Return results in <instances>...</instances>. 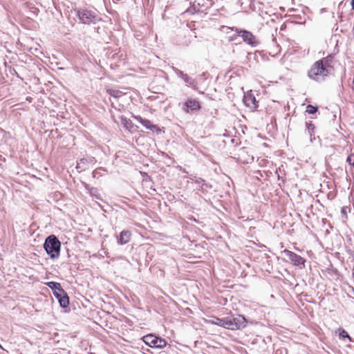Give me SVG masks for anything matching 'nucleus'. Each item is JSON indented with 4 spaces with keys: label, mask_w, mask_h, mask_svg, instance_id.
Instances as JSON below:
<instances>
[{
    "label": "nucleus",
    "mask_w": 354,
    "mask_h": 354,
    "mask_svg": "<svg viewBox=\"0 0 354 354\" xmlns=\"http://www.w3.org/2000/svg\"><path fill=\"white\" fill-rule=\"evenodd\" d=\"M43 246L50 259H55L59 257L61 242L55 235L51 234L47 236Z\"/></svg>",
    "instance_id": "1"
},
{
    "label": "nucleus",
    "mask_w": 354,
    "mask_h": 354,
    "mask_svg": "<svg viewBox=\"0 0 354 354\" xmlns=\"http://www.w3.org/2000/svg\"><path fill=\"white\" fill-rule=\"evenodd\" d=\"M329 73L330 70L328 69V68L324 67L322 64V61H317L308 71V76L309 78L320 82L324 81Z\"/></svg>",
    "instance_id": "2"
},
{
    "label": "nucleus",
    "mask_w": 354,
    "mask_h": 354,
    "mask_svg": "<svg viewBox=\"0 0 354 354\" xmlns=\"http://www.w3.org/2000/svg\"><path fill=\"white\" fill-rule=\"evenodd\" d=\"M74 11L81 23L91 25L101 21V18L95 11L87 8H75Z\"/></svg>",
    "instance_id": "3"
},
{
    "label": "nucleus",
    "mask_w": 354,
    "mask_h": 354,
    "mask_svg": "<svg viewBox=\"0 0 354 354\" xmlns=\"http://www.w3.org/2000/svg\"><path fill=\"white\" fill-rule=\"evenodd\" d=\"M231 30L234 31L237 35L241 37L242 40L249 46L256 47L259 45V41L252 32L236 27H232Z\"/></svg>",
    "instance_id": "4"
},
{
    "label": "nucleus",
    "mask_w": 354,
    "mask_h": 354,
    "mask_svg": "<svg viewBox=\"0 0 354 354\" xmlns=\"http://www.w3.org/2000/svg\"><path fill=\"white\" fill-rule=\"evenodd\" d=\"M142 339L145 344L151 348L162 349L167 346V342L165 339L152 333L143 336Z\"/></svg>",
    "instance_id": "5"
},
{
    "label": "nucleus",
    "mask_w": 354,
    "mask_h": 354,
    "mask_svg": "<svg viewBox=\"0 0 354 354\" xmlns=\"http://www.w3.org/2000/svg\"><path fill=\"white\" fill-rule=\"evenodd\" d=\"M227 329L239 330L243 328L247 325V320L244 316L237 315L236 316L227 317Z\"/></svg>",
    "instance_id": "6"
},
{
    "label": "nucleus",
    "mask_w": 354,
    "mask_h": 354,
    "mask_svg": "<svg viewBox=\"0 0 354 354\" xmlns=\"http://www.w3.org/2000/svg\"><path fill=\"white\" fill-rule=\"evenodd\" d=\"M283 253L294 266H303V267L305 266L306 260L300 255L287 249L284 250Z\"/></svg>",
    "instance_id": "7"
},
{
    "label": "nucleus",
    "mask_w": 354,
    "mask_h": 354,
    "mask_svg": "<svg viewBox=\"0 0 354 354\" xmlns=\"http://www.w3.org/2000/svg\"><path fill=\"white\" fill-rule=\"evenodd\" d=\"M201 108L199 101L196 99L189 98L183 104L182 109L185 113H190L200 110Z\"/></svg>",
    "instance_id": "8"
},
{
    "label": "nucleus",
    "mask_w": 354,
    "mask_h": 354,
    "mask_svg": "<svg viewBox=\"0 0 354 354\" xmlns=\"http://www.w3.org/2000/svg\"><path fill=\"white\" fill-rule=\"evenodd\" d=\"M53 295L62 308H65L68 306L69 297L64 289L61 290L60 292H54Z\"/></svg>",
    "instance_id": "9"
},
{
    "label": "nucleus",
    "mask_w": 354,
    "mask_h": 354,
    "mask_svg": "<svg viewBox=\"0 0 354 354\" xmlns=\"http://www.w3.org/2000/svg\"><path fill=\"white\" fill-rule=\"evenodd\" d=\"M243 102L250 109H256L258 108V101L256 100V97L252 94H248L244 96Z\"/></svg>",
    "instance_id": "10"
},
{
    "label": "nucleus",
    "mask_w": 354,
    "mask_h": 354,
    "mask_svg": "<svg viewBox=\"0 0 354 354\" xmlns=\"http://www.w3.org/2000/svg\"><path fill=\"white\" fill-rule=\"evenodd\" d=\"M136 118L138 121H139L140 123H141L147 129H149L153 131H160L159 127L157 125L151 124V122L149 120L144 119L140 116H137V117H136Z\"/></svg>",
    "instance_id": "11"
},
{
    "label": "nucleus",
    "mask_w": 354,
    "mask_h": 354,
    "mask_svg": "<svg viewBox=\"0 0 354 354\" xmlns=\"http://www.w3.org/2000/svg\"><path fill=\"white\" fill-rule=\"evenodd\" d=\"M131 233L129 230H122L118 237L117 242L120 245L127 243L131 239Z\"/></svg>",
    "instance_id": "12"
},
{
    "label": "nucleus",
    "mask_w": 354,
    "mask_h": 354,
    "mask_svg": "<svg viewBox=\"0 0 354 354\" xmlns=\"http://www.w3.org/2000/svg\"><path fill=\"white\" fill-rule=\"evenodd\" d=\"M209 323L221 326L223 328H227V319L224 318H218L216 317H212V319L209 320Z\"/></svg>",
    "instance_id": "13"
},
{
    "label": "nucleus",
    "mask_w": 354,
    "mask_h": 354,
    "mask_svg": "<svg viewBox=\"0 0 354 354\" xmlns=\"http://www.w3.org/2000/svg\"><path fill=\"white\" fill-rule=\"evenodd\" d=\"M88 168V158H82L77 162L76 169L79 172L84 171Z\"/></svg>",
    "instance_id": "14"
},
{
    "label": "nucleus",
    "mask_w": 354,
    "mask_h": 354,
    "mask_svg": "<svg viewBox=\"0 0 354 354\" xmlns=\"http://www.w3.org/2000/svg\"><path fill=\"white\" fill-rule=\"evenodd\" d=\"M195 183L198 184L199 185H201V189L199 190H201L203 193H207V189H205L204 187H207L208 188H212V185H210L209 183H206L205 180L204 179L201 178H196L195 180Z\"/></svg>",
    "instance_id": "15"
},
{
    "label": "nucleus",
    "mask_w": 354,
    "mask_h": 354,
    "mask_svg": "<svg viewBox=\"0 0 354 354\" xmlns=\"http://www.w3.org/2000/svg\"><path fill=\"white\" fill-rule=\"evenodd\" d=\"M46 284L48 288H50L53 290V293L57 292L58 291L60 292V290L63 289L61 284L58 282L48 281L46 283Z\"/></svg>",
    "instance_id": "16"
},
{
    "label": "nucleus",
    "mask_w": 354,
    "mask_h": 354,
    "mask_svg": "<svg viewBox=\"0 0 354 354\" xmlns=\"http://www.w3.org/2000/svg\"><path fill=\"white\" fill-rule=\"evenodd\" d=\"M106 92L114 98H119L125 94L123 91L116 88H107Z\"/></svg>",
    "instance_id": "17"
},
{
    "label": "nucleus",
    "mask_w": 354,
    "mask_h": 354,
    "mask_svg": "<svg viewBox=\"0 0 354 354\" xmlns=\"http://www.w3.org/2000/svg\"><path fill=\"white\" fill-rule=\"evenodd\" d=\"M183 80L187 86H191L194 88H196V84L195 80H194L193 78L189 77L187 74H185L184 75V77H183Z\"/></svg>",
    "instance_id": "18"
},
{
    "label": "nucleus",
    "mask_w": 354,
    "mask_h": 354,
    "mask_svg": "<svg viewBox=\"0 0 354 354\" xmlns=\"http://www.w3.org/2000/svg\"><path fill=\"white\" fill-rule=\"evenodd\" d=\"M336 333L338 334V335H339L340 339H344L345 338H348L350 342H352L351 337H350L348 333L344 328H339L336 330Z\"/></svg>",
    "instance_id": "19"
},
{
    "label": "nucleus",
    "mask_w": 354,
    "mask_h": 354,
    "mask_svg": "<svg viewBox=\"0 0 354 354\" xmlns=\"http://www.w3.org/2000/svg\"><path fill=\"white\" fill-rule=\"evenodd\" d=\"M306 129L308 131V133L310 136V140L312 141L313 139H315V137L313 138V133H314L315 127L314 124L312 123V122H306Z\"/></svg>",
    "instance_id": "20"
},
{
    "label": "nucleus",
    "mask_w": 354,
    "mask_h": 354,
    "mask_svg": "<svg viewBox=\"0 0 354 354\" xmlns=\"http://www.w3.org/2000/svg\"><path fill=\"white\" fill-rule=\"evenodd\" d=\"M89 194H91V196L95 197L96 199H102L101 195L99 193V190L96 187L89 189Z\"/></svg>",
    "instance_id": "21"
},
{
    "label": "nucleus",
    "mask_w": 354,
    "mask_h": 354,
    "mask_svg": "<svg viewBox=\"0 0 354 354\" xmlns=\"http://www.w3.org/2000/svg\"><path fill=\"white\" fill-rule=\"evenodd\" d=\"M121 119H122V124H123V126L126 129H127L130 131L131 129V128L133 127V123L131 121V120L127 119L126 118H122Z\"/></svg>",
    "instance_id": "22"
},
{
    "label": "nucleus",
    "mask_w": 354,
    "mask_h": 354,
    "mask_svg": "<svg viewBox=\"0 0 354 354\" xmlns=\"http://www.w3.org/2000/svg\"><path fill=\"white\" fill-rule=\"evenodd\" d=\"M318 111V106H314L311 104H308L306 107V112L308 114H315Z\"/></svg>",
    "instance_id": "23"
},
{
    "label": "nucleus",
    "mask_w": 354,
    "mask_h": 354,
    "mask_svg": "<svg viewBox=\"0 0 354 354\" xmlns=\"http://www.w3.org/2000/svg\"><path fill=\"white\" fill-rule=\"evenodd\" d=\"M319 61H322L323 65L324 66V67L328 68V69L330 70V68H332V66H330V57H324L322 59H319Z\"/></svg>",
    "instance_id": "24"
},
{
    "label": "nucleus",
    "mask_w": 354,
    "mask_h": 354,
    "mask_svg": "<svg viewBox=\"0 0 354 354\" xmlns=\"http://www.w3.org/2000/svg\"><path fill=\"white\" fill-rule=\"evenodd\" d=\"M351 212V207L349 206H344L342 207L341 214L342 217L347 218V213Z\"/></svg>",
    "instance_id": "25"
},
{
    "label": "nucleus",
    "mask_w": 354,
    "mask_h": 354,
    "mask_svg": "<svg viewBox=\"0 0 354 354\" xmlns=\"http://www.w3.org/2000/svg\"><path fill=\"white\" fill-rule=\"evenodd\" d=\"M172 71L175 73V74L178 77L183 79L185 73H184L182 71L179 70L178 68L172 66L171 67Z\"/></svg>",
    "instance_id": "26"
},
{
    "label": "nucleus",
    "mask_w": 354,
    "mask_h": 354,
    "mask_svg": "<svg viewBox=\"0 0 354 354\" xmlns=\"http://www.w3.org/2000/svg\"><path fill=\"white\" fill-rule=\"evenodd\" d=\"M192 7L193 10L195 12H199L200 11V3H196V2L194 1L192 3Z\"/></svg>",
    "instance_id": "27"
},
{
    "label": "nucleus",
    "mask_w": 354,
    "mask_h": 354,
    "mask_svg": "<svg viewBox=\"0 0 354 354\" xmlns=\"http://www.w3.org/2000/svg\"><path fill=\"white\" fill-rule=\"evenodd\" d=\"M83 185L84 186V187L89 192V189L92 188L91 187H90L88 184H86V183H83Z\"/></svg>",
    "instance_id": "28"
},
{
    "label": "nucleus",
    "mask_w": 354,
    "mask_h": 354,
    "mask_svg": "<svg viewBox=\"0 0 354 354\" xmlns=\"http://www.w3.org/2000/svg\"><path fill=\"white\" fill-rule=\"evenodd\" d=\"M88 163H90V162H93L94 161V158H93V157H91V158H89V159H88Z\"/></svg>",
    "instance_id": "29"
},
{
    "label": "nucleus",
    "mask_w": 354,
    "mask_h": 354,
    "mask_svg": "<svg viewBox=\"0 0 354 354\" xmlns=\"http://www.w3.org/2000/svg\"><path fill=\"white\" fill-rule=\"evenodd\" d=\"M96 175H97V171H96V170H95V171H93V177H95V176H96Z\"/></svg>",
    "instance_id": "30"
},
{
    "label": "nucleus",
    "mask_w": 354,
    "mask_h": 354,
    "mask_svg": "<svg viewBox=\"0 0 354 354\" xmlns=\"http://www.w3.org/2000/svg\"><path fill=\"white\" fill-rule=\"evenodd\" d=\"M248 2H249L250 3H253V2H254V0H248Z\"/></svg>",
    "instance_id": "31"
},
{
    "label": "nucleus",
    "mask_w": 354,
    "mask_h": 354,
    "mask_svg": "<svg viewBox=\"0 0 354 354\" xmlns=\"http://www.w3.org/2000/svg\"><path fill=\"white\" fill-rule=\"evenodd\" d=\"M205 187V189H207V191L211 189V188H208L207 187Z\"/></svg>",
    "instance_id": "32"
},
{
    "label": "nucleus",
    "mask_w": 354,
    "mask_h": 354,
    "mask_svg": "<svg viewBox=\"0 0 354 354\" xmlns=\"http://www.w3.org/2000/svg\"><path fill=\"white\" fill-rule=\"evenodd\" d=\"M145 351H146L147 352H150V350H149V348H147Z\"/></svg>",
    "instance_id": "33"
}]
</instances>
